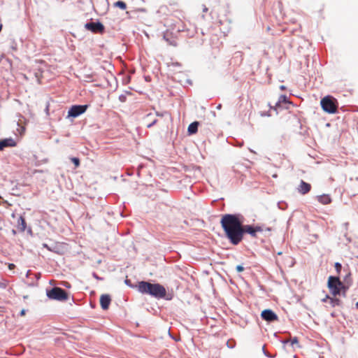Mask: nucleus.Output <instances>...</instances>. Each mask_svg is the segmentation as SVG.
<instances>
[{
  "label": "nucleus",
  "instance_id": "1",
  "mask_svg": "<svg viewBox=\"0 0 358 358\" xmlns=\"http://www.w3.org/2000/svg\"><path fill=\"white\" fill-rule=\"evenodd\" d=\"M221 224L227 237L234 245H237L243 238L242 222L235 215H224Z\"/></svg>",
  "mask_w": 358,
  "mask_h": 358
},
{
  "label": "nucleus",
  "instance_id": "2",
  "mask_svg": "<svg viewBox=\"0 0 358 358\" xmlns=\"http://www.w3.org/2000/svg\"><path fill=\"white\" fill-rule=\"evenodd\" d=\"M138 289L142 294H150L157 299L165 298L171 300L173 294H169L166 296L165 287L159 283H150L146 281H141L138 285Z\"/></svg>",
  "mask_w": 358,
  "mask_h": 358
},
{
  "label": "nucleus",
  "instance_id": "3",
  "mask_svg": "<svg viewBox=\"0 0 358 358\" xmlns=\"http://www.w3.org/2000/svg\"><path fill=\"white\" fill-rule=\"evenodd\" d=\"M328 287L331 293L334 296H336L340 294L342 290L345 292L348 289L349 285L345 286L338 277L329 276L328 279Z\"/></svg>",
  "mask_w": 358,
  "mask_h": 358
},
{
  "label": "nucleus",
  "instance_id": "4",
  "mask_svg": "<svg viewBox=\"0 0 358 358\" xmlns=\"http://www.w3.org/2000/svg\"><path fill=\"white\" fill-rule=\"evenodd\" d=\"M47 296L50 299L64 301L68 299L67 292L59 287H54L47 292Z\"/></svg>",
  "mask_w": 358,
  "mask_h": 358
},
{
  "label": "nucleus",
  "instance_id": "5",
  "mask_svg": "<svg viewBox=\"0 0 358 358\" xmlns=\"http://www.w3.org/2000/svg\"><path fill=\"white\" fill-rule=\"evenodd\" d=\"M87 108V105H75L71 107L68 112V117H77L84 113Z\"/></svg>",
  "mask_w": 358,
  "mask_h": 358
},
{
  "label": "nucleus",
  "instance_id": "6",
  "mask_svg": "<svg viewBox=\"0 0 358 358\" xmlns=\"http://www.w3.org/2000/svg\"><path fill=\"white\" fill-rule=\"evenodd\" d=\"M85 27L92 32H102L104 29L103 25L101 22H89L85 24Z\"/></svg>",
  "mask_w": 358,
  "mask_h": 358
},
{
  "label": "nucleus",
  "instance_id": "7",
  "mask_svg": "<svg viewBox=\"0 0 358 358\" xmlns=\"http://www.w3.org/2000/svg\"><path fill=\"white\" fill-rule=\"evenodd\" d=\"M262 317L267 321V322H273V321H277L278 317L277 316V315L273 312L271 310H269V309H266V310H264L262 312Z\"/></svg>",
  "mask_w": 358,
  "mask_h": 358
},
{
  "label": "nucleus",
  "instance_id": "8",
  "mask_svg": "<svg viewBox=\"0 0 358 358\" xmlns=\"http://www.w3.org/2000/svg\"><path fill=\"white\" fill-rule=\"evenodd\" d=\"M16 141L12 138H7L0 140V150H2L8 147H14Z\"/></svg>",
  "mask_w": 358,
  "mask_h": 358
},
{
  "label": "nucleus",
  "instance_id": "9",
  "mask_svg": "<svg viewBox=\"0 0 358 358\" xmlns=\"http://www.w3.org/2000/svg\"><path fill=\"white\" fill-rule=\"evenodd\" d=\"M111 299L108 294H103L100 298L101 306L103 310H107L109 307Z\"/></svg>",
  "mask_w": 358,
  "mask_h": 358
},
{
  "label": "nucleus",
  "instance_id": "10",
  "mask_svg": "<svg viewBox=\"0 0 358 358\" xmlns=\"http://www.w3.org/2000/svg\"><path fill=\"white\" fill-rule=\"evenodd\" d=\"M311 189V186L310 184L308 183H306L303 181H301V185L299 187V192H301V194H306L307 192H308Z\"/></svg>",
  "mask_w": 358,
  "mask_h": 358
},
{
  "label": "nucleus",
  "instance_id": "11",
  "mask_svg": "<svg viewBox=\"0 0 358 358\" xmlns=\"http://www.w3.org/2000/svg\"><path fill=\"white\" fill-rule=\"evenodd\" d=\"M242 230H243V235L244 234V233H248L253 237L256 236L255 229L253 227H252L250 225H245V226L242 225Z\"/></svg>",
  "mask_w": 358,
  "mask_h": 358
},
{
  "label": "nucleus",
  "instance_id": "12",
  "mask_svg": "<svg viewBox=\"0 0 358 358\" xmlns=\"http://www.w3.org/2000/svg\"><path fill=\"white\" fill-rule=\"evenodd\" d=\"M317 199L322 204H329L331 201V199L328 194L320 195L317 197Z\"/></svg>",
  "mask_w": 358,
  "mask_h": 358
},
{
  "label": "nucleus",
  "instance_id": "13",
  "mask_svg": "<svg viewBox=\"0 0 358 358\" xmlns=\"http://www.w3.org/2000/svg\"><path fill=\"white\" fill-rule=\"evenodd\" d=\"M198 125H199V123L197 122H194L191 123L189 125L188 129H187L189 134H195L197 131Z\"/></svg>",
  "mask_w": 358,
  "mask_h": 358
},
{
  "label": "nucleus",
  "instance_id": "14",
  "mask_svg": "<svg viewBox=\"0 0 358 358\" xmlns=\"http://www.w3.org/2000/svg\"><path fill=\"white\" fill-rule=\"evenodd\" d=\"M18 229L20 231H24L25 230V228H26V222H25V220L23 217L20 216L19 220H18Z\"/></svg>",
  "mask_w": 358,
  "mask_h": 358
},
{
  "label": "nucleus",
  "instance_id": "15",
  "mask_svg": "<svg viewBox=\"0 0 358 358\" xmlns=\"http://www.w3.org/2000/svg\"><path fill=\"white\" fill-rule=\"evenodd\" d=\"M115 6L121 8L122 10H125L127 8V5L124 1H118L115 3Z\"/></svg>",
  "mask_w": 358,
  "mask_h": 358
},
{
  "label": "nucleus",
  "instance_id": "16",
  "mask_svg": "<svg viewBox=\"0 0 358 358\" xmlns=\"http://www.w3.org/2000/svg\"><path fill=\"white\" fill-rule=\"evenodd\" d=\"M341 301L338 299H331V303L333 306H339L341 304Z\"/></svg>",
  "mask_w": 358,
  "mask_h": 358
},
{
  "label": "nucleus",
  "instance_id": "17",
  "mask_svg": "<svg viewBox=\"0 0 358 358\" xmlns=\"http://www.w3.org/2000/svg\"><path fill=\"white\" fill-rule=\"evenodd\" d=\"M71 159H72V162H73V164H75L76 167L79 166V164H80L79 158H71Z\"/></svg>",
  "mask_w": 358,
  "mask_h": 358
},
{
  "label": "nucleus",
  "instance_id": "18",
  "mask_svg": "<svg viewBox=\"0 0 358 358\" xmlns=\"http://www.w3.org/2000/svg\"><path fill=\"white\" fill-rule=\"evenodd\" d=\"M335 267H336V269L337 272L339 273L341 271V264L340 263H336L335 264Z\"/></svg>",
  "mask_w": 358,
  "mask_h": 358
},
{
  "label": "nucleus",
  "instance_id": "19",
  "mask_svg": "<svg viewBox=\"0 0 358 358\" xmlns=\"http://www.w3.org/2000/svg\"><path fill=\"white\" fill-rule=\"evenodd\" d=\"M290 342H291L292 345H294V344H297L299 341H298V338L296 337H294V338H293L292 339L290 340Z\"/></svg>",
  "mask_w": 358,
  "mask_h": 358
},
{
  "label": "nucleus",
  "instance_id": "20",
  "mask_svg": "<svg viewBox=\"0 0 358 358\" xmlns=\"http://www.w3.org/2000/svg\"><path fill=\"white\" fill-rule=\"evenodd\" d=\"M17 125H18V127H19V128L17 129V130L19 131V132H20V134H22V132H24V129H24V127H21V126H20V125H19V124H17Z\"/></svg>",
  "mask_w": 358,
  "mask_h": 358
},
{
  "label": "nucleus",
  "instance_id": "21",
  "mask_svg": "<svg viewBox=\"0 0 358 358\" xmlns=\"http://www.w3.org/2000/svg\"><path fill=\"white\" fill-rule=\"evenodd\" d=\"M236 270H237L238 272H241V271H243L244 270V268H243L242 266L238 265V266H237V267H236Z\"/></svg>",
  "mask_w": 358,
  "mask_h": 358
},
{
  "label": "nucleus",
  "instance_id": "22",
  "mask_svg": "<svg viewBox=\"0 0 358 358\" xmlns=\"http://www.w3.org/2000/svg\"><path fill=\"white\" fill-rule=\"evenodd\" d=\"M43 246H44L45 248H46L48 250H50V251H53V252H55L59 253V252H58V251H57V250H52V249H51L50 248H49V247L47 245V244H44V245H43Z\"/></svg>",
  "mask_w": 358,
  "mask_h": 358
},
{
  "label": "nucleus",
  "instance_id": "23",
  "mask_svg": "<svg viewBox=\"0 0 358 358\" xmlns=\"http://www.w3.org/2000/svg\"><path fill=\"white\" fill-rule=\"evenodd\" d=\"M255 229V233L257 232V231H262V228L261 227H254Z\"/></svg>",
  "mask_w": 358,
  "mask_h": 358
},
{
  "label": "nucleus",
  "instance_id": "24",
  "mask_svg": "<svg viewBox=\"0 0 358 358\" xmlns=\"http://www.w3.org/2000/svg\"><path fill=\"white\" fill-rule=\"evenodd\" d=\"M157 122V120H155L154 121H152L150 124H149L148 125V127H151L152 126H153L155 123Z\"/></svg>",
  "mask_w": 358,
  "mask_h": 358
},
{
  "label": "nucleus",
  "instance_id": "25",
  "mask_svg": "<svg viewBox=\"0 0 358 358\" xmlns=\"http://www.w3.org/2000/svg\"><path fill=\"white\" fill-rule=\"evenodd\" d=\"M119 99H120V100L121 101H124V100H125V96H124V95H121V96H120Z\"/></svg>",
  "mask_w": 358,
  "mask_h": 358
},
{
  "label": "nucleus",
  "instance_id": "26",
  "mask_svg": "<svg viewBox=\"0 0 358 358\" xmlns=\"http://www.w3.org/2000/svg\"><path fill=\"white\" fill-rule=\"evenodd\" d=\"M285 99H286V96H281L280 97L279 101H285Z\"/></svg>",
  "mask_w": 358,
  "mask_h": 358
},
{
  "label": "nucleus",
  "instance_id": "27",
  "mask_svg": "<svg viewBox=\"0 0 358 358\" xmlns=\"http://www.w3.org/2000/svg\"><path fill=\"white\" fill-rule=\"evenodd\" d=\"M9 269H13L15 268V265L13 264H10L8 265Z\"/></svg>",
  "mask_w": 358,
  "mask_h": 358
},
{
  "label": "nucleus",
  "instance_id": "28",
  "mask_svg": "<svg viewBox=\"0 0 358 358\" xmlns=\"http://www.w3.org/2000/svg\"><path fill=\"white\" fill-rule=\"evenodd\" d=\"M288 259H289V264H290V266H292L294 264V262L292 259V258H290L289 257H288Z\"/></svg>",
  "mask_w": 358,
  "mask_h": 358
},
{
  "label": "nucleus",
  "instance_id": "29",
  "mask_svg": "<svg viewBox=\"0 0 358 358\" xmlns=\"http://www.w3.org/2000/svg\"><path fill=\"white\" fill-rule=\"evenodd\" d=\"M93 277L95 278L97 280H100L101 279L96 273H93Z\"/></svg>",
  "mask_w": 358,
  "mask_h": 358
},
{
  "label": "nucleus",
  "instance_id": "30",
  "mask_svg": "<svg viewBox=\"0 0 358 358\" xmlns=\"http://www.w3.org/2000/svg\"><path fill=\"white\" fill-rule=\"evenodd\" d=\"M25 315V310H22L20 312V315L24 316Z\"/></svg>",
  "mask_w": 358,
  "mask_h": 358
},
{
  "label": "nucleus",
  "instance_id": "31",
  "mask_svg": "<svg viewBox=\"0 0 358 358\" xmlns=\"http://www.w3.org/2000/svg\"><path fill=\"white\" fill-rule=\"evenodd\" d=\"M216 108H217V110H220V109L222 108V104H220H220H218V105L217 106Z\"/></svg>",
  "mask_w": 358,
  "mask_h": 358
},
{
  "label": "nucleus",
  "instance_id": "32",
  "mask_svg": "<svg viewBox=\"0 0 358 358\" xmlns=\"http://www.w3.org/2000/svg\"><path fill=\"white\" fill-rule=\"evenodd\" d=\"M125 283H126L127 285H129V284H130V280H127H127H125Z\"/></svg>",
  "mask_w": 358,
  "mask_h": 358
},
{
  "label": "nucleus",
  "instance_id": "33",
  "mask_svg": "<svg viewBox=\"0 0 358 358\" xmlns=\"http://www.w3.org/2000/svg\"><path fill=\"white\" fill-rule=\"evenodd\" d=\"M264 348H265V347H264V346H263V347H262V350H263V351H264V353L265 355H266V352H265Z\"/></svg>",
  "mask_w": 358,
  "mask_h": 358
},
{
  "label": "nucleus",
  "instance_id": "34",
  "mask_svg": "<svg viewBox=\"0 0 358 358\" xmlns=\"http://www.w3.org/2000/svg\"><path fill=\"white\" fill-rule=\"evenodd\" d=\"M280 88L281 90H284V89H285V86L281 85V86L280 87Z\"/></svg>",
  "mask_w": 358,
  "mask_h": 358
},
{
  "label": "nucleus",
  "instance_id": "35",
  "mask_svg": "<svg viewBox=\"0 0 358 358\" xmlns=\"http://www.w3.org/2000/svg\"><path fill=\"white\" fill-rule=\"evenodd\" d=\"M289 341H290V340H286V341H284V343H287Z\"/></svg>",
  "mask_w": 358,
  "mask_h": 358
},
{
  "label": "nucleus",
  "instance_id": "36",
  "mask_svg": "<svg viewBox=\"0 0 358 358\" xmlns=\"http://www.w3.org/2000/svg\"><path fill=\"white\" fill-rule=\"evenodd\" d=\"M207 10H208V9H207L206 8H203V11H204V12L207 11Z\"/></svg>",
  "mask_w": 358,
  "mask_h": 358
},
{
  "label": "nucleus",
  "instance_id": "37",
  "mask_svg": "<svg viewBox=\"0 0 358 358\" xmlns=\"http://www.w3.org/2000/svg\"><path fill=\"white\" fill-rule=\"evenodd\" d=\"M278 255H282V252H279L278 253Z\"/></svg>",
  "mask_w": 358,
  "mask_h": 358
},
{
  "label": "nucleus",
  "instance_id": "38",
  "mask_svg": "<svg viewBox=\"0 0 358 358\" xmlns=\"http://www.w3.org/2000/svg\"><path fill=\"white\" fill-rule=\"evenodd\" d=\"M157 115H158V116H161L162 115H161L160 113H157Z\"/></svg>",
  "mask_w": 358,
  "mask_h": 358
},
{
  "label": "nucleus",
  "instance_id": "39",
  "mask_svg": "<svg viewBox=\"0 0 358 358\" xmlns=\"http://www.w3.org/2000/svg\"><path fill=\"white\" fill-rule=\"evenodd\" d=\"M356 306L358 308V302L356 303Z\"/></svg>",
  "mask_w": 358,
  "mask_h": 358
}]
</instances>
